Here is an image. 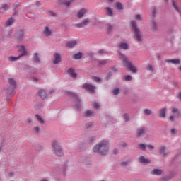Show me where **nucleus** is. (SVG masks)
Listing matches in <instances>:
<instances>
[{
	"label": "nucleus",
	"mask_w": 181,
	"mask_h": 181,
	"mask_svg": "<svg viewBox=\"0 0 181 181\" xmlns=\"http://www.w3.org/2000/svg\"><path fill=\"white\" fill-rule=\"evenodd\" d=\"M93 151L95 153L105 156L110 151V142L107 140H102L94 146Z\"/></svg>",
	"instance_id": "f257e3e1"
},
{
	"label": "nucleus",
	"mask_w": 181,
	"mask_h": 181,
	"mask_svg": "<svg viewBox=\"0 0 181 181\" xmlns=\"http://www.w3.org/2000/svg\"><path fill=\"white\" fill-rule=\"evenodd\" d=\"M118 57L119 59H123L122 63L124 67H127V69H128V70H129L132 73H136V71H138L136 66L132 64V62H131V61H129L128 58L125 57V55L122 53H119Z\"/></svg>",
	"instance_id": "f03ea898"
},
{
	"label": "nucleus",
	"mask_w": 181,
	"mask_h": 181,
	"mask_svg": "<svg viewBox=\"0 0 181 181\" xmlns=\"http://www.w3.org/2000/svg\"><path fill=\"white\" fill-rule=\"evenodd\" d=\"M131 29L135 35L134 39L137 42H142V33L138 28V25H136V21H132L130 23Z\"/></svg>",
	"instance_id": "7ed1b4c3"
},
{
	"label": "nucleus",
	"mask_w": 181,
	"mask_h": 181,
	"mask_svg": "<svg viewBox=\"0 0 181 181\" xmlns=\"http://www.w3.org/2000/svg\"><path fill=\"white\" fill-rule=\"evenodd\" d=\"M52 146L53 153L56 156H63V150L57 141H54L52 144Z\"/></svg>",
	"instance_id": "20e7f679"
},
{
	"label": "nucleus",
	"mask_w": 181,
	"mask_h": 181,
	"mask_svg": "<svg viewBox=\"0 0 181 181\" xmlns=\"http://www.w3.org/2000/svg\"><path fill=\"white\" fill-rule=\"evenodd\" d=\"M8 83L10 84L11 88L10 90H9V89H7L8 94H11V93H13V90H15V88H16V81H15V79H13V78H9Z\"/></svg>",
	"instance_id": "39448f33"
},
{
	"label": "nucleus",
	"mask_w": 181,
	"mask_h": 181,
	"mask_svg": "<svg viewBox=\"0 0 181 181\" xmlns=\"http://www.w3.org/2000/svg\"><path fill=\"white\" fill-rule=\"evenodd\" d=\"M82 88L86 90V91H88L89 93H94L95 90V87H94L91 84L85 83L82 86Z\"/></svg>",
	"instance_id": "423d86ee"
},
{
	"label": "nucleus",
	"mask_w": 181,
	"mask_h": 181,
	"mask_svg": "<svg viewBox=\"0 0 181 181\" xmlns=\"http://www.w3.org/2000/svg\"><path fill=\"white\" fill-rule=\"evenodd\" d=\"M42 33L44 36H46V37H49V36H52V29H50V28H49L48 26H45L44 28Z\"/></svg>",
	"instance_id": "0eeeda50"
},
{
	"label": "nucleus",
	"mask_w": 181,
	"mask_h": 181,
	"mask_svg": "<svg viewBox=\"0 0 181 181\" xmlns=\"http://www.w3.org/2000/svg\"><path fill=\"white\" fill-rule=\"evenodd\" d=\"M90 23V20L85 19L81 23H77L75 25L76 28H84V26H87Z\"/></svg>",
	"instance_id": "6e6552de"
},
{
	"label": "nucleus",
	"mask_w": 181,
	"mask_h": 181,
	"mask_svg": "<svg viewBox=\"0 0 181 181\" xmlns=\"http://www.w3.org/2000/svg\"><path fill=\"white\" fill-rule=\"evenodd\" d=\"M54 59L53 60L54 64H59L60 62H62V57L59 55V53L54 54Z\"/></svg>",
	"instance_id": "1a4fd4ad"
},
{
	"label": "nucleus",
	"mask_w": 181,
	"mask_h": 181,
	"mask_svg": "<svg viewBox=\"0 0 181 181\" xmlns=\"http://www.w3.org/2000/svg\"><path fill=\"white\" fill-rule=\"evenodd\" d=\"M139 162L140 163H144V165H146L148 163H151V160L145 158L144 156H141L139 158Z\"/></svg>",
	"instance_id": "9d476101"
},
{
	"label": "nucleus",
	"mask_w": 181,
	"mask_h": 181,
	"mask_svg": "<svg viewBox=\"0 0 181 181\" xmlns=\"http://www.w3.org/2000/svg\"><path fill=\"white\" fill-rule=\"evenodd\" d=\"M136 136H144L146 134V129L145 128H140L136 130Z\"/></svg>",
	"instance_id": "9b49d317"
},
{
	"label": "nucleus",
	"mask_w": 181,
	"mask_h": 181,
	"mask_svg": "<svg viewBox=\"0 0 181 181\" xmlns=\"http://www.w3.org/2000/svg\"><path fill=\"white\" fill-rule=\"evenodd\" d=\"M166 146H162L159 148V153L163 154V156H168V155H169V152L166 151Z\"/></svg>",
	"instance_id": "f8f14e48"
},
{
	"label": "nucleus",
	"mask_w": 181,
	"mask_h": 181,
	"mask_svg": "<svg viewBox=\"0 0 181 181\" xmlns=\"http://www.w3.org/2000/svg\"><path fill=\"white\" fill-rule=\"evenodd\" d=\"M16 37L18 39V42H22L23 40V30H20L16 34Z\"/></svg>",
	"instance_id": "ddd939ff"
},
{
	"label": "nucleus",
	"mask_w": 181,
	"mask_h": 181,
	"mask_svg": "<svg viewBox=\"0 0 181 181\" xmlns=\"http://www.w3.org/2000/svg\"><path fill=\"white\" fill-rule=\"evenodd\" d=\"M88 12V10L86 8H81V10L78 11L77 16L78 19H81L83 16H84V14Z\"/></svg>",
	"instance_id": "4468645a"
},
{
	"label": "nucleus",
	"mask_w": 181,
	"mask_h": 181,
	"mask_svg": "<svg viewBox=\"0 0 181 181\" xmlns=\"http://www.w3.org/2000/svg\"><path fill=\"white\" fill-rule=\"evenodd\" d=\"M67 73L73 78H77V74H76V72H74V69H73V68L69 69L67 71Z\"/></svg>",
	"instance_id": "2eb2a0df"
},
{
	"label": "nucleus",
	"mask_w": 181,
	"mask_h": 181,
	"mask_svg": "<svg viewBox=\"0 0 181 181\" xmlns=\"http://www.w3.org/2000/svg\"><path fill=\"white\" fill-rule=\"evenodd\" d=\"M38 95L42 100H45L46 97H47V94L46 93V90L41 89L38 91Z\"/></svg>",
	"instance_id": "dca6fc26"
},
{
	"label": "nucleus",
	"mask_w": 181,
	"mask_h": 181,
	"mask_svg": "<svg viewBox=\"0 0 181 181\" xmlns=\"http://www.w3.org/2000/svg\"><path fill=\"white\" fill-rule=\"evenodd\" d=\"M19 52L21 53V54H20L21 57H22V56H28V52H26L25 46L21 45V48L19 49Z\"/></svg>",
	"instance_id": "f3484780"
},
{
	"label": "nucleus",
	"mask_w": 181,
	"mask_h": 181,
	"mask_svg": "<svg viewBox=\"0 0 181 181\" xmlns=\"http://www.w3.org/2000/svg\"><path fill=\"white\" fill-rule=\"evenodd\" d=\"M166 107H164L160 110V113L158 114V117L160 118H165L166 117Z\"/></svg>",
	"instance_id": "a211bd4d"
},
{
	"label": "nucleus",
	"mask_w": 181,
	"mask_h": 181,
	"mask_svg": "<svg viewBox=\"0 0 181 181\" xmlns=\"http://www.w3.org/2000/svg\"><path fill=\"white\" fill-rule=\"evenodd\" d=\"M76 45H77V42L76 40H71L66 42V47L73 48Z\"/></svg>",
	"instance_id": "6ab92c4d"
},
{
	"label": "nucleus",
	"mask_w": 181,
	"mask_h": 181,
	"mask_svg": "<svg viewBox=\"0 0 181 181\" xmlns=\"http://www.w3.org/2000/svg\"><path fill=\"white\" fill-rule=\"evenodd\" d=\"M167 63H172L173 64H180V60L176 59H167Z\"/></svg>",
	"instance_id": "aec40b11"
},
{
	"label": "nucleus",
	"mask_w": 181,
	"mask_h": 181,
	"mask_svg": "<svg viewBox=\"0 0 181 181\" xmlns=\"http://www.w3.org/2000/svg\"><path fill=\"white\" fill-rule=\"evenodd\" d=\"M73 1L74 0H70V1L60 0L59 2L60 4H63V5H65L66 6H70Z\"/></svg>",
	"instance_id": "412c9836"
},
{
	"label": "nucleus",
	"mask_w": 181,
	"mask_h": 181,
	"mask_svg": "<svg viewBox=\"0 0 181 181\" xmlns=\"http://www.w3.org/2000/svg\"><path fill=\"white\" fill-rule=\"evenodd\" d=\"M151 175H162V170H160V169H153L151 170Z\"/></svg>",
	"instance_id": "4be33fe9"
},
{
	"label": "nucleus",
	"mask_w": 181,
	"mask_h": 181,
	"mask_svg": "<svg viewBox=\"0 0 181 181\" xmlns=\"http://www.w3.org/2000/svg\"><path fill=\"white\" fill-rule=\"evenodd\" d=\"M81 57H83V54L81 52H78L77 54H73V59H74L75 60H77L78 59H81Z\"/></svg>",
	"instance_id": "5701e85b"
},
{
	"label": "nucleus",
	"mask_w": 181,
	"mask_h": 181,
	"mask_svg": "<svg viewBox=\"0 0 181 181\" xmlns=\"http://www.w3.org/2000/svg\"><path fill=\"white\" fill-rule=\"evenodd\" d=\"M19 59H21L20 55L18 57H13V56L8 57L9 62H16V60H19Z\"/></svg>",
	"instance_id": "b1692460"
},
{
	"label": "nucleus",
	"mask_w": 181,
	"mask_h": 181,
	"mask_svg": "<svg viewBox=\"0 0 181 181\" xmlns=\"http://www.w3.org/2000/svg\"><path fill=\"white\" fill-rule=\"evenodd\" d=\"M150 25H151V29L153 30H158V25H156V23L155 22V21H151V23H150Z\"/></svg>",
	"instance_id": "393cba45"
},
{
	"label": "nucleus",
	"mask_w": 181,
	"mask_h": 181,
	"mask_svg": "<svg viewBox=\"0 0 181 181\" xmlns=\"http://www.w3.org/2000/svg\"><path fill=\"white\" fill-rule=\"evenodd\" d=\"M13 22H15V18H13V17H11V18L6 21V25H7V26H11V25H12V23H13Z\"/></svg>",
	"instance_id": "a878e982"
},
{
	"label": "nucleus",
	"mask_w": 181,
	"mask_h": 181,
	"mask_svg": "<svg viewBox=\"0 0 181 181\" xmlns=\"http://www.w3.org/2000/svg\"><path fill=\"white\" fill-rule=\"evenodd\" d=\"M119 148H123V149H127L128 148V144L125 142H122L119 144L118 145Z\"/></svg>",
	"instance_id": "bb28decb"
},
{
	"label": "nucleus",
	"mask_w": 181,
	"mask_h": 181,
	"mask_svg": "<svg viewBox=\"0 0 181 181\" xmlns=\"http://www.w3.org/2000/svg\"><path fill=\"white\" fill-rule=\"evenodd\" d=\"M33 60L35 63H40V59H39V57L37 56V53L33 54Z\"/></svg>",
	"instance_id": "cd10ccee"
},
{
	"label": "nucleus",
	"mask_w": 181,
	"mask_h": 181,
	"mask_svg": "<svg viewBox=\"0 0 181 181\" xmlns=\"http://www.w3.org/2000/svg\"><path fill=\"white\" fill-rule=\"evenodd\" d=\"M10 6V4H2L1 7L0 8V11L1 9H2L3 11H6V9H9Z\"/></svg>",
	"instance_id": "c85d7f7f"
},
{
	"label": "nucleus",
	"mask_w": 181,
	"mask_h": 181,
	"mask_svg": "<svg viewBox=\"0 0 181 181\" xmlns=\"http://www.w3.org/2000/svg\"><path fill=\"white\" fill-rule=\"evenodd\" d=\"M120 49H124V50H127L128 49V44L127 43H121L119 45Z\"/></svg>",
	"instance_id": "c756f323"
},
{
	"label": "nucleus",
	"mask_w": 181,
	"mask_h": 181,
	"mask_svg": "<svg viewBox=\"0 0 181 181\" xmlns=\"http://www.w3.org/2000/svg\"><path fill=\"white\" fill-rule=\"evenodd\" d=\"M35 117L37 118V121L40 122V124L45 123V121L43 120V119H42V117H40L39 115H35Z\"/></svg>",
	"instance_id": "7c9ffc66"
},
{
	"label": "nucleus",
	"mask_w": 181,
	"mask_h": 181,
	"mask_svg": "<svg viewBox=\"0 0 181 181\" xmlns=\"http://www.w3.org/2000/svg\"><path fill=\"white\" fill-rule=\"evenodd\" d=\"M85 115H86V117H91V116L94 115V112H91L90 110H88V111L85 112Z\"/></svg>",
	"instance_id": "2f4dec72"
},
{
	"label": "nucleus",
	"mask_w": 181,
	"mask_h": 181,
	"mask_svg": "<svg viewBox=\"0 0 181 181\" xmlns=\"http://www.w3.org/2000/svg\"><path fill=\"white\" fill-rule=\"evenodd\" d=\"M116 8L119 11H122L124 9V8L122 7V4H121V3H117Z\"/></svg>",
	"instance_id": "473e14b6"
},
{
	"label": "nucleus",
	"mask_w": 181,
	"mask_h": 181,
	"mask_svg": "<svg viewBox=\"0 0 181 181\" xmlns=\"http://www.w3.org/2000/svg\"><path fill=\"white\" fill-rule=\"evenodd\" d=\"M106 11H107L108 16H112V9H111V8H110V7L106 8Z\"/></svg>",
	"instance_id": "72a5a7b5"
},
{
	"label": "nucleus",
	"mask_w": 181,
	"mask_h": 181,
	"mask_svg": "<svg viewBox=\"0 0 181 181\" xmlns=\"http://www.w3.org/2000/svg\"><path fill=\"white\" fill-rule=\"evenodd\" d=\"M106 29L107 30V33H110L111 30H112V25H111L110 24H107L106 25Z\"/></svg>",
	"instance_id": "f704fd0d"
},
{
	"label": "nucleus",
	"mask_w": 181,
	"mask_h": 181,
	"mask_svg": "<svg viewBox=\"0 0 181 181\" xmlns=\"http://www.w3.org/2000/svg\"><path fill=\"white\" fill-rule=\"evenodd\" d=\"M123 118L126 122H128V121H129V115H128V114H124L123 115Z\"/></svg>",
	"instance_id": "c9c22d12"
},
{
	"label": "nucleus",
	"mask_w": 181,
	"mask_h": 181,
	"mask_svg": "<svg viewBox=\"0 0 181 181\" xmlns=\"http://www.w3.org/2000/svg\"><path fill=\"white\" fill-rule=\"evenodd\" d=\"M144 114L146 115H151V114H152V111L149 109H146L144 110Z\"/></svg>",
	"instance_id": "e433bc0d"
},
{
	"label": "nucleus",
	"mask_w": 181,
	"mask_h": 181,
	"mask_svg": "<svg viewBox=\"0 0 181 181\" xmlns=\"http://www.w3.org/2000/svg\"><path fill=\"white\" fill-rule=\"evenodd\" d=\"M124 80L125 81H131V80H132V76L127 75L124 76Z\"/></svg>",
	"instance_id": "4c0bfd02"
},
{
	"label": "nucleus",
	"mask_w": 181,
	"mask_h": 181,
	"mask_svg": "<svg viewBox=\"0 0 181 181\" xmlns=\"http://www.w3.org/2000/svg\"><path fill=\"white\" fill-rule=\"evenodd\" d=\"M35 151H37L38 152L42 151V149H43V147L40 145H37L35 147Z\"/></svg>",
	"instance_id": "58836bf2"
},
{
	"label": "nucleus",
	"mask_w": 181,
	"mask_h": 181,
	"mask_svg": "<svg viewBox=\"0 0 181 181\" xmlns=\"http://www.w3.org/2000/svg\"><path fill=\"white\" fill-rule=\"evenodd\" d=\"M119 93V88H115L113 90L114 95H118Z\"/></svg>",
	"instance_id": "ea45409f"
},
{
	"label": "nucleus",
	"mask_w": 181,
	"mask_h": 181,
	"mask_svg": "<svg viewBox=\"0 0 181 181\" xmlns=\"http://www.w3.org/2000/svg\"><path fill=\"white\" fill-rule=\"evenodd\" d=\"M139 148L141 149V151H145L146 146H145V144H140L139 145Z\"/></svg>",
	"instance_id": "a19ab883"
},
{
	"label": "nucleus",
	"mask_w": 181,
	"mask_h": 181,
	"mask_svg": "<svg viewBox=\"0 0 181 181\" xmlns=\"http://www.w3.org/2000/svg\"><path fill=\"white\" fill-rule=\"evenodd\" d=\"M134 19H136L137 21H142V16H141L139 14H137L134 16Z\"/></svg>",
	"instance_id": "79ce46f5"
},
{
	"label": "nucleus",
	"mask_w": 181,
	"mask_h": 181,
	"mask_svg": "<svg viewBox=\"0 0 181 181\" xmlns=\"http://www.w3.org/2000/svg\"><path fill=\"white\" fill-rule=\"evenodd\" d=\"M147 69H148L149 71H151V73L153 72V68L152 67V65H151V64L148 65Z\"/></svg>",
	"instance_id": "37998d69"
},
{
	"label": "nucleus",
	"mask_w": 181,
	"mask_h": 181,
	"mask_svg": "<svg viewBox=\"0 0 181 181\" xmlns=\"http://www.w3.org/2000/svg\"><path fill=\"white\" fill-rule=\"evenodd\" d=\"M107 63H108V60L105 59V60L100 61L99 64L104 65V64H107Z\"/></svg>",
	"instance_id": "c03bdc74"
},
{
	"label": "nucleus",
	"mask_w": 181,
	"mask_h": 181,
	"mask_svg": "<svg viewBox=\"0 0 181 181\" xmlns=\"http://www.w3.org/2000/svg\"><path fill=\"white\" fill-rule=\"evenodd\" d=\"M34 131L36 134H38L39 132L40 131V128L39 127H36L34 128Z\"/></svg>",
	"instance_id": "a18cd8bd"
},
{
	"label": "nucleus",
	"mask_w": 181,
	"mask_h": 181,
	"mask_svg": "<svg viewBox=\"0 0 181 181\" xmlns=\"http://www.w3.org/2000/svg\"><path fill=\"white\" fill-rule=\"evenodd\" d=\"M72 95H73L74 100H76V101H77V103H80V99H78V97H77V95H76L74 94H73Z\"/></svg>",
	"instance_id": "49530a36"
},
{
	"label": "nucleus",
	"mask_w": 181,
	"mask_h": 181,
	"mask_svg": "<svg viewBox=\"0 0 181 181\" xmlns=\"http://www.w3.org/2000/svg\"><path fill=\"white\" fill-rule=\"evenodd\" d=\"M93 80L96 82V83H98V81H101V78L97 77V76H95L93 78Z\"/></svg>",
	"instance_id": "de8ad7c7"
},
{
	"label": "nucleus",
	"mask_w": 181,
	"mask_h": 181,
	"mask_svg": "<svg viewBox=\"0 0 181 181\" xmlns=\"http://www.w3.org/2000/svg\"><path fill=\"white\" fill-rule=\"evenodd\" d=\"M172 112H173V114H176V113L179 112V110H177V108L173 107L172 109Z\"/></svg>",
	"instance_id": "09e8293b"
},
{
	"label": "nucleus",
	"mask_w": 181,
	"mask_h": 181,
	"mask_svg": "<svg viewBox=\"0 0 181 181\" xmlns=\"http://www.w3.org/2000/svg\"><path fill=\"white\" fill-rule=\"evenodd\" d=\"M8 175L10 177H12L13 175H15V173H13V171H10L8 172Z\"/></svg>",
	"instance_id": "8fccbe9b"
},
{
	"label": "nucleus",
	"mask_w": 181,
	"mask_h": 181,
	"mask_svg": "<svg viewBox=\"0 0 181 181\" xmlns=\"http://www.w3.org/2000/svg\"><path fill=\"white\" fill-rule=\"evenodd\" d=\"M146 148H148L150 151H152V149H153V146L148 144L146 146Z\"/></svg>",
	"instance_id": "3c124183"
},
{
	"label": "nucleus",
	"mask_w": 181,
	"mask_h": 181,
	"mask_svg": "<svg viewBox=\"0 0 181 181\" xmlns=\"http://www.w3.org/2000/svg\"><path fill=\"white\" fill-rule=\"evenodd\" d=\"M111 76H112V74L111 72H109L107 74L106 80H108V78H110V77H111Z\"/></svg>",
	"instance_id": "603ef678"
},
{
	"label": "nucleus",
	"mask_w": 181,
	"mask_h": 181,
	"mask_svg": "<svg viewBox=\"0 0 181 181\" xmlns=\"http://www.w3.org/2000/svg\"><path fill=\"white\" fill-rule=\"evenodd\" d=\"M93 107L94 108L98 109L100 108V105L98 103H94Z\"/></svg>",
	"instance_id": "864d4df0"
},
{
	"label": "nucleus",
	"mask_w": 181,
	"mask_h": 181,
	"mask_svg": "<svg viewBox=\"0 0 181 181\" xmlns=\"http://www.w3.org/2000/svg\"><path fill=\"white\" fill-rule=\"evenodd\" d=\"M113 154H114V155H117V154H118V149L115 148V149L113 150Z\"/></svg>",
	"instance_id": "5fc2aeb1"
},
{
	"label": "nucleus",
	"mask_w": 181,
	"mask_h": 181,
	"mask_svg": "<svg viewBox=\"0 0 181 181\" xmlns=\"http://www.w3.org/2000/svg\"><path fill=\"white\" fill-rule=\"evenodd\" d=\"M66 170H67V166H64L63 167L64 175H66Z\"/></svg>",
	"instance_id": "6e6d98bb"
},
{
	"label": "nucleus",
	"mask_w": 181,
	"mask_h": 181,
	"mask_svg": "<svg viewBox=\"0 0 181 181\" xmlns=\"http://www.w3.org/2000/svg\"><path fill=\"white\" fill-rule=\"evenodd\" d=\"M128 165V163L127 162H122L121 163V166H127Z\"/></svg>",
	"instance_id": "4d7b16f0"
},
{
	"label": "nucleus",
	"mask_w": 181,
	"mask_h": 181,
	"mask_svg": "<svg viewBox=\"0 0 181 181\" xmlns=\"http://www.w3.org/2000/svg\"><path fill=\"white\" fill-rule=\"evenodd\" d=\"M170 121H175V116H170Z\"/></svg>",
	"instance_id": "13d9d810"
},
{
	"label": "nucleus",
	"mask_w": 181,
	"mask_h": 181,
	"mask_svg": "<svg viewBox=\"0 0 181 181\" xmlns=\"http://www.w3.org/2000/svg\"><path fill=\"white\" fill-rule=\"evenodd\" d=\"M173 5L175 9H176V11H177V6H176V4H175V1H173Z\"/></svg>",
	"instance_id": "bf43d9fd"
},
{
	"label": "nucleus",
	"mask_w": 181,
	"mask_h": 181,
	"mask_svg": "<svg viewBox=\"0 0 181 181\" xmlns=\"http://www.w3.org/2000/svg\"><path fill=\"white\" fill-rule=\"evenodd\" d=\"M171 132H172L173 134H176V129H171Z\"/></svg>",
	"instance_id": "052dcab7"
},
{
	"label": "nucleus",
	"mask_w": 181,
	"mask_h": 181,
	"mask_svg": "<svg viewBox=\"0 0 181 181\" xmlns=\"http://www.w3.org/2000/svg\"><path fill=\"white\" fill-rule=\"evenodd\" d=\"M112 71H113L114 73L117 71V68H112Z\"/></svg>",
	"instance_id": "680f3d73"
},
{
	"label": "nucleus",
	"mask_w": 181,
	"mask_h": 181,
	"mask_svg": "<svg viewBox=\"0 0 181 181\" xmlns=\"http://www.w3.org/2000/svg\"><path fill=\"white\" fill-rule=\"evenodd\" d=\"M33 81H35V83H37V78H33Z\"/></svg>",
	"instance_id": "e2e57ef3"
},
{
	"label": "nucleus",
	"mask_w": 181,
	"mask_h": 181,
	"mask_svg": "<svg viewBox=\"0 0 181 181\" xmlns=\"http://www.w3.org/2000/svg\"><path fill=\"white\" fill-rule=\"evenodd\" d=\"M177 98H178L180 100H181V92L178 94Z\"/></svg>",
	"instance_id": "0e129e2a"
},
{
	"label": "nucleus",
	"mask_w": 181,
	"mask_h": 181,
	"mask_svg": "<svg viewBox=\"0 0 181 181\" xmlns=\"http://www.w3.org/2000/svg\"><path fill=\"white\" fill-rule=\"evenodd\" d=\"M98 53L103 54V53H104V50L100 49V50L98 51Z\"/></svg>",
	"instance_id": "69168bd1"
},
{
	"label": "nucleus",
	"mask_w": 181,
	"mask_h": 181,
	"mask_svg": "<svg viewBox=\"0 0 181 181\" xmlns=\"http://www.w3.org/2000/svg\"><path fill=\"white\" fill-rule=\"evenodd\" d=\"M155 13H156V10L153 9V16H155Z\"/></svg>",
	"instance_id": "338daca9"
},
{
	"label": "nucleus",
	"mask_w": 181,
	"mask_h": 181,
	"mask_svg": "<svg viewBox=\"0 0 181 181\" xmlns=\"http://www.w3.org/2000/svg\"><path fill=\"white\" fill-rule=\"evenodd\" d=\"M42 181H47V180H42Z\"/></svg>",
	"instance_id": "774afa93"
}]
</instances>
